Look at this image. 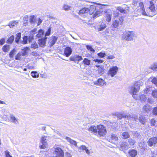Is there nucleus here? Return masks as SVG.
I'll return each instance as SVG.
<instances>
[{
  "label": "nucleus",
  "mask_w": 157,
  "mask_h": 157,
  "mask_svg": "<svg viewBox=\"0 0 157 157\" xmlns=\"http://www.w3.org/2000/svg\"><path fill=\"white\" fill-rule=\"evenodd\" d=\"M139 98L142 102H145L147 100V98L144 94H141L139 97Z\"/></svg>",
  "instance_id": "2f4dec72"
},
{
  "label": "nucleus",
  "mask_w": 157,
  "mask_h": 157,
  "mask_svg": "<svg viewBox=\"0 0 157 157\" xmlns=\"http://www.w3.org/2000/svg\"><path fill=\"white\" fill-rule=\"evenodd\" d=\"M90 62L91 61L90 60L86 58H85L82 61L85 65L87 66H89L90 65Z\"/></svg>",
  "instance_id": "72a5a7b5"
},
{
  "label": "nucleus",
  "mask_w": 157,
  "mask_h": 157,
  "mask_svg": "<svg viewBox=\"0 0 157 157\" xmlns=\"http://www.w3.org/2000/svg\"><path fill=\"white\" fill-rule=\"evenodd\" d=\"M89 1L86 0H78V4L77 6H83L82 9L79 12L78 14L81 15L82 14L89 12L90 15H92L94 18L100 16V13L103 12H107V7L108 5H104L94 2H91V5L89 3Z\"/></svg>",
  "instance_id": "f257e3e1"
},
{
  "label": "nucleus",
  "mask_w": 157,
  "mask_h": 157,
  "mask_svg": "<svg viewBox=\"0 0 157 157\" xmlns=\"http://www.w3.org/2000/svg\"><path fill=\"white\" fill-rule=\"evenodd\" d=\"M151 69L155 71H157V63H155L153 66H151Z\"/></svg>",
  "instance_id": "de8ad7c7"
},
{
  "label": "nucleus",
  "mask_w": 157,
  "mask_h": 157,
  "mask_svg": "<svg viewBox=\"0 0 157 157\" xmlns=\"http://www.w3.org/2000/svg\"><path fill=\"white\" fill-rule=\"evenodd\" d=\"M86 47L87 49L90 50V51L92 52H95L94 50L92 48L91 46L87 45H86Z\"/></svg>",
  "instance_id": "5fc2aeb1"
},
{
  "label": "nucleus",
  "mask_w": 157,
  "mask_h": 157,
  "mask_svg": "<svg viewBox=\"0 0 157 157\" xmlns=\"http://www.w3.org/2000/svg\"><path fill=\"white\" fill-rule=\"evenodd\" d=\"M138 8L137 10H136V11L138 13H141L144 15L147 16V14L145 10L143 3L142 2H139Z\"/></svg>",
  "instance_id": "0eeeda50"
},
{
  "label": "nucleus",
  "mask_w": 157,
  "mask_h": 157,
  "mask_svg": "<svg viewBox=\"0 0 157 157\" xmlns=\"http://www.w3.org/2000/svg\"><path fill=\"white\" fill-rule=\"evenodd\" d=\"M21 37V33H19L17 34V36L15 38V42L16 43H18Z\"/></svg>",
  "instance_id": "ea45409f"
},
{
  "label": "nucleus",
  "mask_w": 157,
  "mask_h": 157,
  "mask_svg": "<svg viewBox=\"0 0 157 157\" xmlns=\"http://www.w3.org/2000/svg\"><path fill=\"white\" fill-rule=\"evenodd\" d=\"M44 32L41 29H40L38 32L36 29H33L30 33L29 36V42H31L34 39H36L37 38L41 37L44 35Z\"/></svg>",
  "instance_id": "7ed1b4c3"
},
{
  "label": "nucleus",
  "mask_w": 157,
  "mask_h": 157,
  "mask_svg": "<svg viewBox=\"0 0 157 157\" xmlns=\"http://www.w3.org/2000/svg\"><path fill=\"white\" fill-rule=\"evenodd\" d=\"M97 55L100 58H102L104 57L106 54L105 52H100L97 54Z\"/></svg>",
  "instance_id": "a18cd8bd"
},
{
  "label": "nucleus",
  "mask_w": 157,
  "mask_h": 157,
  "mask_svg": "<svg viewBox=\"0 0 157 157\" xmlns=\"http://www.w3.org/2000/svg\"><path fill=\"white\" fill-rule=\"evenodd\" d=\"M111 138L112 140H113L115 141H117L118 139V138L117 136L114 134H113L112 135Z\"/></svg>",
  "instance_id": "79ce46f5"
},
{
  "label": "nucleus",
  "mask_w": 157,
  "mask_h": 157,
  "mask_svg": "<svg viewBox=\"0 0 157 157\" xmlns=\"http://www.w3.org/2000/svg\"><path fill=\"white\" fill-rule=\"evenodd\" d=\"M70 59L71 61H74L75 63H78L79 61L82 60V58L78 55H76L73 57H71Z\"/></svg>",
  "instance_id": "f8f14e48"
},
{
  "label": "nucleus",
  "mask_w": 157,
  "mask_h": 157,
  "mask_svg": "<svg viewBox=\"0 0 157 157\" xmlns=\"http://www.w3.org/2000/svg\"><path fill=\"white\" fill-rule=\"evenodd\" d=\"M132 118H134L135 121H137L138 119V117L136 115H133L132 116Z\"/></svg>",
  "instance_id": "338daca9"
},
{
  "label": "nucleus",
  "mask_w": 157,
  "mask_h": 157,
  "mask_svg": "<svg viewBox=\"0 0 157 157\" xmlns=\"http://www.w3.org/2000/svg\"><path fill=\"white\" fill-rule=\"evenodd\" d=\"M119 14V13L118 10H117L116 8V10L113 11V15L114 17H117Z\"/></svg>",
  "instance_id": "37998d69"
},
{
  "label": "nucleus",
  "mask_w": 157,
  "mask_h": 157,
  "mask_svg": "<svg viewBox=\"0 0 157 157\" xmlns=\"http://www.w3.org/2000/svg\"><path fill=\"white\" fill-rule=\"evenodd\" d=\"M18 23V22L17 21H14L10 22L8 25L9 26L10 28H11L17 25Z\"/></svg>",
  "instance_id": "a878e982"
},
{
  "label": "nucleus",
  "mask_w": 157,
  "mask_h": 157,
  "mask_svg": "<svg viewBox=\"0 0 157 157\" xmlns=\"http://www.w3.org/2000/svg\"><path fill=\"white\" fill-rule=\"evenodd\" d=\"M137 93H134L131 94L133 98L136 100H137L139 98V97L138 94H137Z\"/></svg>",
  "instance_id": "603ef678"
},
{
  "label": "nucleus",
  "mask_w": 157,
  "mask_h": 157,
  "mask_svg": "<svg viewBox=\"0 0 157 157\" xmlns=\"http://www.w3.org/2000/svg\"><path fill=\"white\" fill-rule=\"evenodd\" d=\"M123 20L122 18L120 17L117 20L114 21L112 23L113 26L114 28H118L120 25L122 23Z\"/></svg>",
  "instance_id": "9d476101"
},
{
  "label": "nucleus",
  "mask_w": 157,
  "mask_h": 157,
  "mask_svg": "<svg viewBox=\"0 0 157 157\" xmlns=\"http://www.w3.org/2000/svg\"><path fill=\"white\" fill-rule=\"evenodd\" d=\"M89 132H94L95 135L98 134L100 137L103 136L107 133L106 128L102 125H99L97 126H92L88 129Z\"/></svg>",
  "instance_id": "f03ea898"
},
{
  "label": "nucleus",
  "mask_w": 157,
  "mask_h": 157,
  "mask_svg": "<svg viewBox=\"0 0 157 157\" xmlns=\"http://www.w3.org/2000/svg\"><path fill=\"white\" fill-rule=\"evenodd\" d=\"M35 16L34 15L31 16L30 17L29 21L31 24H33L34 23Z\"/></svg>",
  "instance_id": "8fccbe9b"
},
{
  "label": "nucleus",
  "mask_w": 157,
  "mask_h": 157,
  "mask_svg": "<svg viewBox=\"0 0 157 157\" xmlns=\"http://www.w3.org/2000/svg\"><path fill=\"white\" fill-rule=\"evenodd\" d=\"M29 17L27 15H25L23 18L24 21L27 22L28 21Z\"/></svg>",
  "instance_id": "680f3d73"
},
{
  "label": "nucleus",
  "mask_w": 157,
  "mask_h": 157,
  "mask_svg": "<svg viewBox=\"0 0 157 157\" xmlns=\"http://www.w3.org/2000/svg\"><path fill=\"white\" fill-rule=\"evenodd\" d=\"M141 83L140 82H137L135 83L130 88L129 92L130 93H137L139 91Z\"/></svg>",
  "instance_id": "39448f33"
},
{
  "label": "nucleus",
  "mask_w": 157,
  "mask_h": 157,
  "mask_svg": "<svg viewBox=\"0 0 157 157\" xmlns=\"http://www.w3.org/2000/svg\"><path fill=\"white\" fill-rule=\"evenodd\" d=\"M152 113L155 116H157V106L153 108Z\"/></svg>",
  "instance_id": "3c124183"
},
{
  "label": "nucleus",
  "mask_w": 157,
  "mask_h": 157,
  "mask_svg": "<svg viewBox=\"0 0 157 157\" xmlns=\"http://www.w3.org/2000/svg\"><path fill=\"white\" fill-rule=\"evenodd\" d=\"M115 116L119 119H121L124 118H126L125 115H123L121 113H115Z\"/></svg>",
  "instance_id": "b1692460"
},
{
  "label": "nucleus",
  "mask_w": 157,
  "mask_h": 157,
  "mask_svg": "<svg viewBox=\"0 0 157 157\" xmlns=\"http://www.w3.org/2000/svg\"><path fill=\"white\" fill-rule=\"evenodd\" d=\"M139 120L140 122L143 124H144L147 121L146 118L143 116L141 115L139 117Z\"/></svg>",
  "instance_id": "5701e85b"
},
{
  "label": "nucleus",
  "mask_w": 157,
  "mask_h": 157,
  "mask_svg": "<svg viewBox=\"0 0 157 157\" xmlns=\"http://www.w3.org/2000/svg\"><path fill=\"white\" fill-rule=\"evenodd\" d=\"M106 27V25L104 23L102 22L98 25L97 26V28L99 31L103 30Z\"/></svg>",
  "instance_id": "a211bd4d"
},
{
  "label": "nucleus",
  "mask_w": 157,
  "mask_h": 157,
  "mask_svg": "<svg viewBox=\"0 0 157 157\" xmlns=\"http://www.w3.org/2000/svg\"><path fill=\"white\" fill-rule=\"evenodd\" d=\"M71 6L65 4H64L63 6V8L65 11L71 10Z\"/></svg>",
  "instance_id": "e433bc0d"
},
{
  "label": "nucleus",
  "mask_w": 157,
  "mask_h": 157,
  "mask_svg": "<svg viewBox=\"0 0 157 157\" xmlns=\"http://www.w3.org/2000/svg\"><path fill=\"white\" fill-rule=\"evenodd\" d=\"M54 153L56 156L54 157H63L64 152L60 148L58 147L55 148Z\"/></svg>",
  "instance_id": "1a4fd4ad"
},
{
  "label": "nucleus",
  "mask_w": 157,
  "mask_h": 157,
  "mask_svg": "<svg viewBox=\"0 0 157 157\" xmlns=\"http://www.w3.org/2000/svg\"><path fill=\"white\" fill-rule=\"evenodd\" d=\"M10 46L8 45H5L2 48V49L3 51L5 52L8 51L9 50Z\"/></svg>",
  "instance_id": "4c0bfd02"
},
{
  "label": "nucleus",
  "mask_w": 157,
  "mask_h": 157,
  "mask_svg": "<svg viewBox=\"0 0 157 157\" xmlns=\"http://www.w3.org/2000/svg\"><path fill=\"white\" fill-rule=\"evenodd\" d=\"M116 8L117 10H118V11H120L121 13H127L126 10L121 7H116Z\"/></svg>",
  "instance_id": "bb28decb"
},
{
  "label": "nucleus",
  "mask_w": 157,
  "mask_h": 157,
  "mask_svg": "<svg viewBox=\"0 0 157 157\" xmlns=\"http://www.w3.org/2000/svg\"><path fill=\"white\" fill-rule=\"evenodd\" d=\"M9 117L11 122L16 124L19 123V119L17 118L16 117L13 115L10 114Z\"/></svg>",
  "instance_id": "f3484780"
},
{
  "label": "nucleus",
  "mask_w": 157,
  "mask_h": 157,
  "mask_svg": "<svg viewBox=\"0 0 157 157\" xmlns=\"http://www.w3.org/2000/svg\"><path fill=\"white\" fill-rule=\"evenodd\" d=\"M135 35L133 31H126L123 36L122 38L127 41H132L135 37Z\"/></svg>",
  "instance_id": "20e7f679"
},
{
  "label": "nucleus",
  "mask_w": 157,
  "mask_h": 157,
  "mask_svg": "<svg viewBox=\"0 0 157 157\" xmlns=\"http://www.w3.org/2000/svg\"><path fill=\"white\" fill-rule=\"evenodd\" d=\"M65 139L71 144L77 147V142L73 140L68 137H66Z\"/></svg>",
  "instance_id": "aec40b11"
},
{
  "label": "nucleus",
  "mask_w": 157,
  "mask_h": 157,
  "mask_svg": "<svg viewBox=\"0 0 157 157\" xmlns=\"http://www.w3.org/2000/svg\"><path fill=\"white\" fill-rule=\"evenodd\" d=\"M26 52H25L24 53H19L15 56V59L16 60H19L21 59V56L22 55L23 56H25L26 55Z\"/></svg>",
  "instance_id": "cd10ccee"
},
{
  "label": "nucleus",
  "mask_w": 157,
  "mask_h": 157,
  "mask_svg": "<svg viewBox=\"0 0 157 157\" xmlns=\"http://www.w3.org/2000/svg\"><path fill=\"white\" fill-rule=\"evenodd\" d=\"M94 61L95 62H98L99 63H101L103 62V60L101 59H94Z\"/></svg>",
  "instance_id": "bf43d9fd"
},
{
  "label": "nucleus",
  "mask_w": 157,
  "mask_h": 157,
  "mask_svg": "<svg viewBox=\"0 0 157 157\" xmlns=\"http://www.w3.org/2000/svg\"><path fill=\"white\" fill-rule=\"evenodd\" d=\"M157 143V138L154 137L150 139L148 142V145L151 147L155 145Z\"/></svg>",
  "instance_id": "ddd939ff"
},
{
  "label": "nucleus",
  "mask_w": 157,
  "mask_h": 157,
  "mask_svg": "<svg viewBox=\"0 0 157 157\" xmlns=\"http://www.w3.org/2000/svg\"><path fill=\"white\" fill-rule=\"evenodd\" d=\"M114 58V56H113V55H109V56H108L107 57V59H113Z\"/></svg>",
  "instance_id": "69168bd1"
},
{
  "label": "nucleus",
  "mask_w": 157,
  "mask_h": 157,
  "mask_svg": "<svg viewBox=\"0 0 157 157\" xmlns=\"http://www.w3.org/2000/svg\"><path fill=\"white\" fill-rule=\"evenodd\" d=\"M32 55L35 56H37L38 55V53L36 52H33L32 53Z\"/></svg>",
  "instance_id": "774afa93"
},
{
  "label": "nucleus",
  "mask_w": 157,
  "mask_h": 157,
  "mask_svg": "<svg viewBox=\"0 0 157 157\" xmlns=\"http://www.w3.org/2000/svg\"><path fill=\"white\" fill-rule=\"evenodd\" d=\"M48 138L47 136H42L40 139V148L44 149L47 146V139Z\"/></svg>",
  "instance_id": "6e6552de"
},
{
  "label": "nucleus",
  "mask_w": 157,
  "mask_h": 157,
  "mask_svg": "<svg viewBox=\"0 0 157 157\" xmlns=\"http://www.w3.org/2000/svg\"><path fill=\"white\" fill-rule=\"evenodd\" d=\"M6 39L5 38H2L0 40V46L3 45L5 42Z\"/></svg>",
  "instance_id": "13d9d810"
},
{
  "label": "nucleus",
  "mask_w": 157,
  "mask_h": 157,
  "mask_svg": "<svg viewBox=\"0 0 157 157\" xmlns=\"http://www.w3.org/2000/svg\"><path fill=\"white\" fill-rule=\"evenodd\" d=\"M14 36L13 35L11 36L7 40V43L10 44H11L14 40Z\"/></svg>",
  "instance_id": "c9c22d12"
},
{
  "label": "nucleus",
  "mask_w": 157,
  "mask_h": 157,
  "mask_svg": "<svg viewBox=\"0 0 157 157\" xmlns=\"http://www.w3.org/2000/svg\"><path fill=\"white\" fill-rule=\"evenodd\" d=\"M72 52V49L69 47H66L64 50V54L67 57H69L71 54Z\"/></svg>",
  "instance_id": "dca6fc26"
},
{
  "label": "nucleus",
  "mask_w": 157,
  "mask_h": 157,
  "mask_svg": "<svg viewBox=\"0 0 157 157\" xmlns=\"http://www.w3.org/2000/svg\"><path fill=\"white\" fill-rule=\"evenodd\" d=\"M120 147L122 150H126L130 148L128 145V143L126 142H122L120 144Z\"/></svg>",
  "instance_id": "2eb2a0df"
},
{
  "label": "nucleus",
  "mask_w": 157,
  "mask_h": 157,
  "mask_svg": "<svg viewBox=\"0 0 157 157\" xmlns=\"http://www.w3.org/2000/svg\"><path fill=\"white\" fill-rule=\"evenodd\" d=\"M151 108V107L148 104H146L143 106V109L145 112L148 113L150 111Z\"/></svg>",
  "instance_id": "c85d7f7f"
},
{
  "label": "nucleus",
  "mask_w": 157,
  "mask_h": 157,
  "mask_svg": "<svg viewBox=\"0 0 157 157\" xmlns=\"http://www.w3.org/2000/svg\"><path fill=\"white\" fill-rule=\"evenodd\" d=\"M155 120L154 119H153L151 120V123L152 124V125L155 126Z\"/></svg>",
  "instance_id": "e2e57ef3"
},
{
  "label": "nucleus",
  "mask_w": 157,
  "mask_h": 157,
  "mask_svg": "<svg viewBox=\"0 0 157 157\" xmlns=\"http://www.w3.org/2000/svg\"><path fill=\"white\" fill-rule=\"evenodd\" d=\"M38 45L37 43H34L32 44L31 45V48L34 49L36 48H38Z\"/></svg>",
  "instance_id": "09e8293b"
},
{
  "label": "nucleus",
  "mask_w": 157,
  "mask_h": 157,
  "mask_svg": "<svg viewBox=\"0 0 157 157\" xmlns=\"http://www.w3.org/2000/svg\"><path fill=\"white\" fill-rule=\"evenodd\" d=\"M112 15L111 14L107 13L105 17V19L106 21L110 22L111 19Z\"/></svg>",
  "instance_id": "c756f323"
},
{
  "label": "nucleus",
  "mask_w": 157,
  "mask_h": 157,
  "mask_svg": "<svg viewBox=\"0 0 157 157\" xmlns=\"http://www.w3.org/2000/svg\"><path fill=\"white\" fill-rule=\"evenodd\" d=\"M23 43L24 44H26L27 43V40H29V38H28L27 36H25L23 38Z\"/></svg>",
  "instance_id": "4d7b16f0"
},
{
  "label": "nucleus",
  "mask_w": 157,
  "mask_h": 157,
  "mask_svg": "<svg viewBox=\"0 0 157 157\" xmlns=\"http://www.w3.org/2000/svg\"><path fill=\"white\" fill-rule=\"evenodd\" d=\"M5 155L6 157H12L11 155H10V152L8 151H5Z\"/></svg>",
  "instance_id": "052dcab7"
},
{
  "label": "nucleus",
  "mask_w": 157,
  "mask_h": 157,
  "mask_svg": "<svg viewBox=\"0 0 157 157\" xmlns=\"http://www.w3.org/2000/svg\"><path fill=\"white\" fill-rule=\"evenodd\" d=\"M153 90H152V87L147 86L146 88L144 90V93L149 94H151Z\"/></svg>",
  "instance_id": "4be33fe9"
},
{
  "label": "nucleus",
  "mask_w": 157,
  "mask_h": 157,
  "mask_svg": "<svg viewBox=\"0 0 157 157\" xmlns=\"http://www.w3.org/2000/svg\"><path fill=\"white\" fill-rule=\"evenodd\" d=\"M127 143H128V145H129L130 147L131 146H132L134 144L135 142L133 140L130 138L128 140V141Z\"/></svg>",
  "instance_id": "f704fd0d"
},
{
  "label": "nucleus",
  "mask_w": 157,
  "mask_h": 157,
  "mask_svg": "<svg viewBox=\"0 0 157 157\" xmlns=\"http://www.w3.org/2000/svg\"><path fill=\"white\" fill-rule=\"evenodd\" d=\"M86 147L84 145H82L79 147H78V151L79 152L82 151V150H86Z\"/></svg>",
  "instance_id": "49530a36"
},
{
  "label": "nucleus",
  "mask_w": 157,
  "mask_h": 157,
  "mask_svg": "<svg viewBox=\"0 0 157 157\" xmlns=\"http://www.w3.org/2000/svg\"><path fill=\"white\" fill-rule=\"evenodd\" d=\"M149 8L152 12H154L155 11V6H154V4L151 1L150 2V6L149 7Z\"/></svg>",
  "instance_id": "58836bf2"
},
{
  "label": "nucleus",
  "mask_w": 157,
  "mask_h": 157,
  "mask_svg": "<svg viewBox=\"0 0 157 157\" xmlns=\"http://www.w3.org/2000/svg\"><path fill=\"white\" fill-rule=\"evenodd\" d=\"M93 83L95 85L102 86L106 85V82L103 79L99 78L97 81H94Z\"/></svg>",
  "instance_id": "9b49d317"
},
{
  "label": "nucleus",
  "mask_w": 157,
  "mask_h": 157,
  "mask_svg": "<svg viewBox=\"0 0 157 157\" xmlns=\"http://www.w3.org/2000/svg\"><path fill=\"white\" fill-rule=\"evenodd\" d=\"M96 67H98V72L100 74V75H102L103 74L104 69L102 67H99V65H97Z\"/></svg>",
  "instance_id": "7c9ffc66"
},
{
  "label": "nucleus",
  "mask_w": 157,
  "mask_h": 157,
  "mask_svg": "<svg viewBox=\"0 0 157 157\" xmlns=\"http://www.w3.org/2000/svg\"><path fill=\"white\" fill-rule=\"evenodd\" d=\"M46 39L47 38L44 37L39 40V44L40 46L41 47H43L45 46Z\"/></svg>",
  "instance_id": "6ab92c4d"
},
{
  "label": "nucleus",
  "mask_w": 157,
  "mask_h": 157,
  "mask_svg": "<svg viewBox=\"0 0 157 157\" xmlns=\"http://www.w3.org/2000/svg\"><path fill=\"white\" fill-rule=\"evenodd\" d=\"M128 154L131 157H135L137 154V152L136 150L132 149L128 151Z\"/></svg>",
  "instance_id": "412c9836"
},
{
  "label": "nucleus",
  "mask_w": 157,
  "mask_h": 157,
  "mask_svg": "<svg viewBox=\"0 0 157 157\" xmlns=\"http://www.w3.org/2000/svg\"><path fill=\"white\" fill-rule=\"evenodd\" d=\"M150 79H151V81L152 83L157 86V78L156 77H152Z\"/></svg>",
  "instance_id": "a19ab883"
},
{
  "label": "nucleus",
  "mask_w": 157,
  "mask_h": 157,
  "mask_svg": "<svg viewBox=\"0 0 157 157\" xmlns=\"http://www.w3.org/2000/svg\"><path fill=\"white\" fill-rule=\"evenodd\" d=\"M16 51L15 49H13L12 51H11L10 53L9 56L10 57L12 58L14 55L15 52Z\"/></svg>",
  "instance_id": "864d4df0"
},
{
  "label": "nucleus",
  "mask_w": 157,
  "mask_h": 157,
  "mask_svg": "<svg viewBox=\"0 0 157 157\" xmlns=\"http://www.w3.org/2000/svg\"><path fill=\"white\" fill-rule=\"evenodd\" d=\"M57 39V37L56 36H52L48 42V45L50 47H52L56 43Z\"/></svg>",
  "instance_id": "4468645a"
},
{
  "label": "nucleus",
  "mask_w": 157,
  "mask_h": 157,
  "mask_svg": "<svg viewBox=\"0 0 157 157\" xmlns=\"http://www.w3.org/2000/svg\"><path fill=\"white\" fill-rule=\"evenodd\" d=\"M31 75V76L33 78H37L39 76V74L36 71H32Z\"/></svg>",
  "instance_id": "473e14b6"
},
{
  "label": "nucleus",
  "mask_w": 157,
  "mask_h": 157,
  "mask_svg": "<svg viewBox=\"0 0 157 157\" xmlns=\"http://www.w3.org/2000/svg\"><path fill=\"white\" fill-rule=\"evenodd\" d=\"M51 28H49L47 31L46 32L45 36H48L51 33Z\"/></svg>",
  "instance_id": "6e6d98bb"
},
{
  "label": "nucleus",
  "mask_w": 157,
  "mask_h": 157,
  "mask_svg": "<svg viewBox=\"0 0 157 157\" xmlns=\"http://www.w3.org/2000/svg\"><path fill=\"white\" fill-rule=\"evenodd\" d=\"M139 2H138L134 1L132 2V5H134V6H135V5H138V6Z\"/></svg>",
  "instance_id": "0e129e2a"
},
{
  "label": "nucleus",
  "mask_w": 157,
  "mask_h": 157,
  "mask_svg": "<svg viewBox=\"0 0 157 157\" xmlns=\"http://www.w3.org/2000/svg\"><path fill=\"white\" fill-rule=\"evenodd\" d=\"M118 70V68L117 66H113L109 68L107 74L111 77H113L117 75Z\"/></svg>",
  "instance_id": "423d86ee"
},
{
  "label": "nucleus",
  "mask_w": 157,
  "mask_h": 157,
  "mask_svg": "<svg viewBox=\"0 0 157 157\" xmlns=\"http://www.w3.org/2000/svg\"><path fill=\"white\" fill-rule=\"evenodd\" d=\"M151 95L152 97H153L154 98H157V90H153L151 93Z\"/></svg>",
  "instance_id": "c03bdc74"
},
{
  "label": "nucleus",
  "mask_w": 157,
  "mask_h": 157,
  "mask_svg": "<svg viewBox=\"0 0 157 157\" xmlns=\"http://www.w3.org/2000/svg\"><path fill=\"white\" fill-rule=\"evenodd\" d=\"M130 137V135L128 132H125L122 133L121 137L124 139L128 138Z\"/></svg>",
  "instance_id": "393cba45"
}]
</instances>
